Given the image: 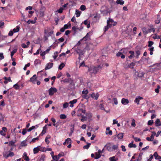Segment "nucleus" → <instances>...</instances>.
Wrapping results in <instances>:
<instances>
[{
	"label": "nucleus",
	"mask_w": 161,
	"mask_h": 161,
	"mask_svg": "<svg viewBox=\"0 0 161 161\" xmlns=\"http://www.w3.org/2000/svg\"><path fill=\"white\" fill-rule=\"evenodd\" d=\"M102 67V65H99L97 67H95L93 66L89 67L88 71L90 74L91 75L96 74Z\"/></svg>",
	"instance_id": "f257e3e1"
},
{
	"label": "nucleus",
	"mask_w": 161,
	"mask_h": 161,
	"mask_svg": "<svg viewBox=\"0 0 161 161\" xmlns=\"http://www.w3.org/2000/svg\"><path fill=\"white\" fill-rule=\"evenodd\" d=\"M126 49H122L120 50L116 54L117 57H121V58L124 59L125 58V56L123 54H126Z\"/></svg>",
	"instance_id": "f03ea898"
},
{
	"label": "nucleus",
	"mask_w": 161,
	"mask_h": 161,
	"mask_svg": "<svg viewBox=\"0 0 161 161\" xmlns=\"http://www.w3.org/2000/svg\"><path fill=\"white\" fill-rule=\"evenodd\" d=\"M88 91L86 89L85 90H84L82 91V97L84 99H88L90 97V96H89L88 95Z\"/></svg>",
	"instance_id": "7ed1b4c3"
},
{
	"label": "nucleus",
	"mask_w": 161,
	"mask_h": 161,
	"mask_svg": "<svg viewBox=\"0 0 161 161\" xmlns=\"http://www.w3.org/2000/svg\"><path fill=\"white\" fill-rule=\"evenodd\" d=\"M75 51L79 55V58L80 59V57L85 52L84 50H81L79 47H77L75 49Z\"/></svg>",
	"instance_id": "20e7f679"
},
{
	"label": "nucleus",
	"mask_w": 161,
	"mask_h": 161,
	"mask_svg": "<svg viewBox=\"0 0 161 161\" xmlns=\"http://www.w3.org/2000/svg\"><path fill=\"white\" fill-rule=\"evenodd\" d=\"M107 23L108 27H111L112 25L114 26L116 24V23L114 22L112 19H111L107 20Z\"/></svg>",
	"instance_id": "39448f33"
},
{
	"label": "nucleus",
	"mask_w": 161,
	"mask_h": 161,
	"mask_svg": "<svg viewBox=\"0 0 161 161\" xmlns=\"http://www.w3.org/2000/svg\"><path fill=\"white\" fill-rule=\"evenodd\" d=\"M42 147H41L40 146H38L37 147L34 148L33 149V153L34 154H36L38 153V152L39 151H44L45 150H42Z\"/></svg>",
	"instance_id": "423d86ee"
},
{
	"label": "nucleus",
	"mask_w": 161,
	"mask_h": 161,
	"mask_svg": "<svg viewBox=\"0 0 161 161\" xmlns=\"http://www.w3.org/2000/svg\"><path fill=\"white\" fill-rule=\"evenodd\" d=\"M57 91V90L56 88L52 87L49 90V95L52 96Z\"/></svg>",
	"instance_id": "0eeeda50"
},
{
	"label": "nucleus",
	"mask_w": 161,
	"mask_h": 161,
	"mask_svg": "<svg viewBox=\"0 0 161 161\" xmlns=\"http://www.w3.org/2000/svg\"><path fill=\"white\" fill-rule=\"evenodd\" d=\"M91 97L95 100H97L99 97V94L98 93L93 92L90 94Z\"/></svg>",
	"instance_id": "6e6552de"
},
{
	"label": "nucleus",
	"mask_w": 161,
	"mask_h": 161,
	"mask_svg": "<svg viewBox=\"0 0 161 161\" xmlns=\"http://www.w3.org/2000/svg\"><path fill=\"white\" fill-rule=\"evenodd\" d=\"M135 63L132 62L130 64H126L124 66V68L125 69H127L128 68H130L131 69H133L134 66L135 65Z\"/></svg>",
	"instance_id": "1a4fd4ad"
},
{
	"label": "nucleus",
	"mask_w": 161,
	"mask_h": 161,
	"mask_svg": "<svg viewBox=\"0 0 161 161\" xmlns=\"http://www.w3.org/2000/svg\"><path fill=\"white\" fill-rule=\"evenodd\" d=\"M51 46H50L45 51H41L40 53V55L41 56H44L47 53H48L50 50L51 49Z\"/></svg>",
	"instance_id": "9d476101"
},
{
	"label": "nucleus",
	"mask_w": 161,
	"mask_h": 161,
	"mask_svg": "<svg viewBox=\"0 0 161 161\" xmlns=\"http://www.w3.org/2000/svg\"><path fill=\"white\" fill-rule=\"evenodd\" d=\"M36 75H34L30 79V81L32 82L33 84H35L36 81Z\"/></svg>",
	"instance_id": "9b49d317"
},
{
	"label": "nucleus",
	"mask_w": 161,
	"mask_h": 161,
	"mask_svg": "<svg viewBox=\"0 0 161 161\" xmlns=\"http://www.w3.org/2000/svg\"><path fill=\"white\" fill-rule=\"evenodd\" d=\"M53 64L51 63H49L46 65V67L45 68V70L49 69L52 67Z\"/></svg>",
	"instance_id": "f8f14e48"
},
{
	"label": "nucleus",
	"mask_w": 161,
	"mask_h": 161,
	"mask_svg": "<svg viewBox=\"0 0 161 161\" xmlns=\"http://www.w3.org/2000/svg\"><path fill=\"white\" fill-rule=\"evenodd\" d=\"M99 15L97 14L94 15L93 19L94 22H96L98 21L99 19Z\"/></svg>",
	"instance_id": "ddd939ff"
},
{
	"label": "nucleus",
	"mask_w": 161,
	"mask_h": 161,
	"mask_svg": "<svg viewBox=\"0 0 161 161\" xmlns=\"http://www.w3.org/2000/svg\"><path fill=\"white\" fill-rule=\"evenodd\" d=\"M129 101L128 99L124 98H122L121 101V103L124 105H126L128 103Z\"/></svg>",
	"instance_id": "4468645a"
},
{
	"label": "nucleus",
	"mask_w": 161,
	"mask_h": 161,
	"mask_svg": "<svg viewBox=\"0 0 161 161\" xmlns=\"http://www.w3.org/2000/svg\"><path fill=\"white\" fill-rule=\"evenodd\" d=\"M46 156L44 155H42L39 157L37 161H44Z\"/></svg>",
	"instance_id": "2eb2a0df"
},
{
	"label": "nucleus",
	"mask_w": 161,
	"mask_h": 161,
	"mask_svg": "<svg viewBox=\"0 0 161 161\" xmlns=\"http://www.w3.org/2000/svg\"><path fill=\"white\" fill-rule=\"evenodd\" d=\"M86 110L81 108H79L77 112L79 114H78V116L80 115L82 113L85 114Z\"/></svg>",
	"instance_id": "dca6fc26"
},
{
	"label": "nucleus",
	"mask_w": 161,
	"mask_h": 161,
	"mask_svg": "<svg viewBox=\"0 0 161 161\" xmlns=\"http://www.w3.org/2000/svg\"><path fill=\"white\" fill-rule=\"evenodd\" d=\"M90 39V36L89 35V33H87L86 35L82 39V40L86 41H89Z\"/></svg>",
	"instance_id": "f3484780"
},
{
	"label": "nucleus",
	"mask_w": 161,
	"mask_h": 161,
	"mask_svg": "<svg viewBox=\"0 0 161 161\" xmlns=\"http://www.w3.org/2000/svg\"><path fill=\"white\" fill-rule=\"evenodd\" d=\"M23 157L25 160L29 161L30 160L29 157L27 156V153L26 152H24L23 155Z\"/></svg>",
	"instance_id": "a211bd4d"
},
{
	"label": "nucleus",
	"mask_w": 161,
	"mask_h": 161,
	"mask_svg": "<svg viewBox=\"0 0 161 161\" xmlns=\"http://www.w3.org/2000/svg\"><path fill=\"white\" fill-rule=\"evenodd\" d=\"M155 125L156 126H161V121H160L159 119H157L155 122Z\"/></svg>",
	"instance_id": "6ab92c4d"
},
{
	"label": "nucleus",
	"mask_w": 161,
	"mask_h": 161,
	"mask_svg": "<svg viewBox=\"0 0 161 161\" xmlns=\"http://www.w3.org/2000/svg\"><path fill=\"white\" fill-rule=\"evenodd\" d=\"M110 144V143L106 145L104 147L106 148L108 151L111 152L113 151V149H112V147H111L109 145Z\"/></svg>",
	"instance_id": "aec40b11"
},
{
	"label": "nucleus",
	"mask_w": 161,
	"mask_h": 161,
	"mask_svg": "<svg viewBox=\"0 0 161 161\" xmlns=\"http://www.w3.org/2000/svg\"><path fill=\"white\" fill-rule=\"evenodd\" d=\"M77 102V100L74 99L73 100L70 101L69 103V104H70V107H73L74 106L73 104H74L75 103Z\"/></svg>",
	"instance_id": "412c9836"
},
{
	"label": "nucleus",
	"mask_w": 161,
	"mask_h": 161,
	"mask_svg": "<svg viewBox=\"0 0 161 161\" xmlns=\"http://www.w3.org/2000/svg\"><path fill=\"white\" fill-rule=\"evenodd\" d=\"M4 79L5 80L4 81V83L5 84H7L9 82H11L12 80L10 78V77H9L7 78L6 77H4Z\"/></svg>",
	"instance_id": "4be33fe9"
},
{
	"label": "nucleus",
	"mask_w": 161,
	"mask_h": 161,
	"mask_svg": "<svg viewBox=\"0 0 161 161\" xmlns=\"http://www.w3.org/2000/svg\"><path fill=\"white\" fill-rule=\"evenodd\" d=\"M129 53L130 54V55L128 56L129 58L132 59L134 57V53L133 51H130L129 52Z\"/></svg>",
	"instance_id": "5701e85b"
},
{
	"label": "nucleus",
	"mask_w": 161,
	"mask_h": 161,
	"mask_svg": "<svg viewBox=\"0 0 161 161\" xmlns=\"http://www.w3.org/2000/svg\"><path fill=\"white\" fill-rule=\"evenodd\" d=\"M153 156L155 157V159H161V157L158 155L157 152H154Z\"/></svg>",
	"instance_id": "b1692460"
},
{
	"label": "nucleus",
	"mask_w": 161,
	"mask_h": 161,
	"mask_svg": "<svg viewBox=\"0 0 161 161\" xmlns=\"http://www.w3.org/2000/svg\"><path fill=\"white\" fill-rule=\"evenodd\" d=\"M27 145L26 141L24 140L22 142L20 143V146L22 147H25Z\"/></svg>",
	"instance_id": "393cba45"
},
{
	"label": "nucleus",
	"mask_w": 161,
	"mask_h": 161,
	"mask_svg": "<svg viewBox=\"0 0 161 161\" xmlns=\"http://www.w3.org/2000/svg\"><path fill=\"white\" fill-rule=\"evenodd\" d=\"M116 2L117 4L121 5H123L124 3V1L122 0H117L116 1Z\"/></svg>",
	"instance_id": "a878e982"
},
{
	"label": "nucleus",
	"mask_w": 161,
	"mask_h": 161,
	"mask_svg": "<svg viewBox=\"0 0 161 161\" xmlns=\"http://www.w3.org/2000/svg\"><path fill=\"white\" fill-rule=\"evenodd\" d=\"M128 146L129 147H134L136 148V146L135 144L133 143V142H131L128 144Z\"/></svg>",
	"instance_id": "bb28decb"
},
{
	"label": "nucleus",
	"mask_w": 161,
	"mask_h": 161,
	"mask_svg": "<svg viewBox=\"0 0 161 161\" xmlns=\"http://www.w3.org/2000/svg\"><path fill=\"white\" fill-rule=\"evenodd\" d=\"M95 156L94 158L95 159H97L99 158L101 156V155L97 152H95Z\"/></svg>",
	"instance_id": "cd10ccee"
},
{
	"label": "nucleus",
	"mask_w": 161,
	"mask_h": 161,
	"mask_svg": "<svg viewBox=\"0 0 161 161\" xmlns=\"http://www.w3.org/2000/svg\"><path fill=\"white\" fill-rule=\"evenodd\" d=\"M109 160L110 161H117L118 159L116 158L115 156H113L110 157L109 158Z\"/></svg>",
	"instance_id": "c85d7f7f"
},
{
	"label": "nucleus",
	"mask_w": 161,
	"mask_h": 161,
	"mask_svg": "<svg viewBox=\"0 0 161 161\" xmlns=\"http://www.w3.org/2000/svg\"><path fill=\"white\" fill-rule=\"evenodd\" d=\"M19 26H17L16 28H14L13 29V31L14 33H16L18 32L19 30Z\"/></svg>",
	"instance_id": "c756f323"
},
{
	"label": "nucleus",
	"mask_w": 161,
	"mask_h": 161,
	"mask_svg": "<svg viewBox=\"0 0 161 161\" xmlns=\"http://www.w3.org/2000/svg\"><path fill=\"white\" fill-rule=\"evenodd\" d=\"M41 63V61L39 59H36L34 61V65L36 66L38 64H40Z\"/></svg>",
	"instance_id": "7c9ffc66"
},
{
	"label": "nucleus",
	"mask_w": 161,
	"mask_h": 161,
	"mask_svg": "<svg viewBox=\"0 0 161 161\" xmlns=\"http://www.w3.org/2000/svg\"><path fill=\"white\" fill-rule=\"evenodd\" d=\"M123 133H121L118 135L117 137L119 139H121L123 138Z\"/></svg>",
	"instance_id": "2f4dec72"
},
{
	"label": "nucleus",
	"mask_w": 161,
	"mask_h": 161,
	"mask_svg": "<svg viewBox=\"0 0 161 161\" xmlns=\"http://www.w3.org/2000/svg\"><path fill=\"white\" fill-rule=\"evenodd\" d=\"M81 12L78 10H76L75 14L76 15L77 17H78L80 16V15Z\"/></svg>",
	"instance_id": "473e14b6"
},
{
	"label": "nucleus",
	"mask_w": 161,
	"mask_h": 161,
	"mask_svg": "<svg viewBox=\"0 0 161 161\" xmlns=\"http://www.w3.org/2000/svg\"><path fill=\"white\" fill-rule=\"evenodd\" d=\"M71 26V24L70 23H69L68 24H65L64 26V27L65 29L69 28V27H70Z\"/></svg>",
	"instance_id": "72a5a7b5"
},
{
	"label": "nucleus",
	"mask_w": 161,
	"mask_h": 161,
	"mask_svg": "<svg viewBox=\"0 0 161 161\" xmlns=\"http://www.w3.org/2000/svg\"><path fill=\"white\" fill-rule=\"evenodd\" d=\"M72 30L74 31L75 33L77 31V30H80L79 28L77 26L73 27H72Z\"/></svg>",
	"instance_id": "f704fd0d"
},
{
	"label": "nucleus",
	"mask_w": 161,
	"mask_h": 161,
	"mask_svg": "<svg viewBox=\"0 0 161 161\" xmlns=\"http://www.w3.org/2000/svg\"><path fill=\"white\" fill-rule=\"evenodd\" d=\"M17 51V49H14L11 52V58H12L13 57V56L14 55V54L16 53Z\"/></svg>",
	"instance_id": "c9c22d12"
},
{
	"label": "nucleus",
	"mask_w": 161,
	"mask_h": 161,
	"mask_svg": "<svg viewBox=\"0 0 161 161\" xmlns=\"http://www.w3.org/2000/svg\"><path fill=\"white\" fill-rule=\"evenodd\" d=\"M60 118L62 119H64L66 118L67 116L64 114H61L59 115Z\"/></svg>",
	"instance_id": "e433bc0d"
},
{
	"label": "nucleus",
	"mask_w": 161,
	"mask_h": 161,
	"mask_svg": "<svg viewBox=\"0 0 161 161\" xmlns=\"http://www.w3.org/2000/svg\"><path fill=\"white\" fill-rule=\"evenodd\" d=\"M65 66V64L64 63L61 64L58 67V69L60 70H61Z\"/></svg>",
	"instance_id": "4c0bfd02"
},
{
	"label": "nucleus",
	"mask_w": 161,
	"mask_h": 161,
	"mask_svg": "<svg viewBox=\"0 0 161 161\" xmlns=\"http://www.w3.org/2000/svg\"><path fill=\"white\" fill-rule=\"evenodd\" d=\"M143 155V153H140L138 157V158L137 159V161H140L142 159V156Z\"/></svg>",
	"instance_id": "58836bf2"
},
{
	"label": "nucleus",
	"mask_w": 161,
	"mask_h": 161,
	"mask_svg": "<svg viewBox=\"0 0 161 161\" xmlns=\"http://www.w3.org/2000/svg\"><path fill=\"white\" fill-rule=\"evenodd\" d=\"M132 137L134 138V140L136 142H139L141 140L140 138H138L137 137H135L134 136H132Z\"/></svg>",
	"instance_id": "ea45409f"
},
{
	"label": "nucleus",
	"mask_w": 161,
	"mask_h": 161,
	"mask_svg": "<svg viewBox=\"0 0 161 161\" xmlns=\"http://www.w3.org/2000/svg\"><path fill=\"white\" fill-rule=\"evenodd\" d=\"M3 155L4 157L6 158H7L8 157H9L8 154H7L6 152H3Z\"/></svg>",
	"instance_id": "a19ab883"
},
{
	"label": "nucleus",
	"mask_w": 161,
	"mask_h": 161,
	"mask_svg": "<svg viewBox=\"0 0 161 161\" xmlns=\"http://www.w3.org/2000/svg\"><path fill=\"white\" fill-rule=\"evenodd\" d=\"M92 45V44H90L87 45L86 46V47L85 49V50L86 49L88 50H90L91 48V46Z\"/></svg>",
	"instance_id": "79ce46f5"
},
{
	"label": "nucleus",
	"mask_w": 161,
	"mask_h": 161,
	"mask_svg": "<svg viewBox=\"0 0 161 161\" xmlns=\"http://www.w3.org/2000/svg\"><path fill=\"white\" fill-rule=\"evenodd\" d=\"M90 145L91 144L90 143H88L86 145L83 147V148L84 149H87L90 147Z\"/></svg>",
	"instance_id": "37998d69"
},
{
	"label": "nucleus",
	"mask_w": 161,
	"mask_h": 161,
	"mask_svg": "<svg viewBox=\"0 0 161 161\" xmlns=\"http://www.w3.org/2000/svg\"><path fill=\"white\" fill-rule=\"evenodd\" d=\"M36 22V21L35 20H31L30 19H29L27 22V23L29 24L31 23L32 24H34Z\"/></svg>",
	"instance_id": "c03bdc74"
},
{
	"label": "nucleus",
	"mask_w": 161,
	"mask_h": 161,
	"mask_svg": "<svg viewBox=\"0 0 161 161\" xmlns=\"http://www.w3.org/2000/svg\"><path fill=\"white\" fill-rule=\"evenodd\" d=\"M69 103H68L67 102H66V103H64V104L63 105V108H67L69 106Z\"/></svg>",
	"instance_id": "a18cd8bd"
},
{
	"label": "nucleus",
	"mask_w": 161,
	"mask_h": 161,
	"mask_svg": "<svg viewBox=\"0 0 161 161\" xmlns=\"http://www.w3.org/2000/svg\"><path fill=\"white\" fill-rule=\"evenodd\" d=\"M153 38L154 39H159L160 38V36L155 34L153 36Z\"/></svg>",
	"instance_id": "49530a36"
},
{
	"label": "nucleus",
	"mask_w": 161,
	"mask_h": 161,
	"mask_svg": "<svg viewBox=\"0 0 161 161\" xmlns=\"http://www.w3.org/2000/svg\"><path fill=\"white\" fill-rule=\"evenodd\" d=\"M118 148V145L117 144L113 145L112 147V149H113V150H117Z\"/></svg>",
	"instance_id": "de8ad7c7"
},
{
	"label": "nucleus",
	"mask_w": 161,
	"mask_h": 161,
	"mask_svg": "<svg viewBox=\"0 0 161 161\" xmlns=\"http://www.w3.org/2000/svg\"><path fill=\"white\" fill-rule=\"evenodd\" d=\"M58 52H55L54 53V55L53 56V57L54 59H55L58 56Z\"/></svg>",
	"instance_id": "09e8293b"
},
{
	"label": "nucleus",
	"mask_w": 161,
	"mask_h": 161,
	"mask_svg": "<svg viewBox=\"0 0 161 161\" xmlns=\"http://www.w3.org/2000/svg\"><path fill=\"white\" fill-rule=\"evenodd\" d=\"M80 9L82 11H84L86 9L85 6L84 5H81L80 7Z\"/></svg>",
	"instance_id": "8fccbe9b"
},
{
	"label": "nucleus",
	"mask_w": 161,
	"mask_h": 161,
	"mask_svg": "<svg viewBox=\"0 0 161 161\" xmlns=\"http://www.w3.org/2000/svg\"><path fill=\"white\" fill-rule=\"evenodd\" d=\"M13 87H14L15 89L18 90L19 89V86L17 84H16L14 85Z\"/></svg>",
	"instance_id": "3c124183"
},
{
	"label": "nucleus",
	"mask_w": 161,
	"mask_h": 161,
	"mask_svg": "<svg viewBox=\"0 0 161 161\" xmlns=\"http://www.w3.org/2000/svg\"><path fill=\"white\" fill-rule=\"evenodd\" d=\"M135 120L134 119H133L132 120V122L131 123V125L133 127H135L136 125L135 124Z\"/></svg>",
	"instance_id": "603ef678"
},
{
	"label": "nucleus",
	"mask_w": 161,
	"mask_h": 161,
	"mask_svg": "<svg viewBox=\"0 0 161 161\" xmlns=\"http://www.w3.org/2000/svg\"><path fill=\"white\" fill-rule=\"evenodd\" d=\"M160 86L159 85H158L157 88L155 89V92L157 93H158L159 92V89H160Z\"/></svg>",
	"instance_id": "864d4df0"
},
{
	"label": "nucleus",
	"mask_w": 161,
	"mask_h": 161,
	"mask_svg": "<svg viewBox=\"0 0 161 161\" xmlns=\"http://www.w3.org/2000/svg\"><path fill=\"white\" fill-rule=\"evenodd\" d=\"M52 158L54 160L57 161L59 159V157H58V156L56 155L53 156Z\"/></svg>",
	"instance_id": "5fc2aeb1"
},
{
	"label": "nucleus",
	"mask_w": 161,
	"mask_h": 161,
	"mask_svg": "<svg viewBox=\"0 0 161 161\" xmlns=\"http://www.w3.org/2000/svg\"><path fill=\"white\" fill-rule=\"evenodd\" d=\"M153 122V120H150L148 121L147 124L148 125H152Z\"/></svg>",
	"instance_id": "6e6d98bb"
},
{
	"label": "nucleus",
	"mask_w": 161,
	"mask_h": 161,
	"mask_svg": "<svg viewBox=\"0 0 161 161\" xmlns=\"http://www.w3.org/2000/svg\"><path fill=\"white\" fill-rule=\"evenodd\" d=\"M139 101L140 100H139V98H138L137 97H136V99L134 101L135 102L137 103V104H139Z\"/></svg>",
	"instance_id": "4d7b16f0"
},
{
	"label": "nucleus",
	"mask_w": 161,
	"mask_h": 161,
	"mask_svg": "<svg viewBox=\"0 0 161 161\" xmlns=\"http://www.w3.org/2000/svg\"><path fill=\"white\" fill-rule=\"evenodd\" d=\"M71 139L70 138H68L65 141V142L63 143V144L64 145H65L66 143V142L67 141H71Z\"/></svg>",
	"instance_id": "13d9d810"
},
{
	"label": "nucleus",
	"mask_w": 161,
	"mask_h": 161,
	"mask_svg": "<svg viewBox=\"0 0 161 161\" xmlns=\"http://www.w3.org/2000/svg\"><path fill=\"white\" fill-rule=\"evenodd\" d=\"M153 42L152 41H149L148 42V47H152V46L153 45Z\"/></svg>",
	"instance_id": "bf43d9fd"
},
{
	"label": "nucleus",
	"mask_w": 161,
	"mask_h": 161,
	"mask_svg": "<svg viewBox=\"0 0 161 161\" xmlns=\"http://www.w3.org/2000/svg\"><path fill=\"white\" fill-rule=\"evenodd\" d=\"M121 147L122 148V150L123 152H125L126 150V149L125 148V147L124 145H122L121 146Z\"/></svg>",
	"instance_id": "052dcab7"
},
{
	"label": "nucleus",
	"mask_w": 161,
	"mask_h": 161,
	"mask_svg": "<svg viewBox=\"0 0 161 161\" xmlns=\"http://www.w3.org/2000/svg\"><path fill=\"white\" fill-rule=\"evenodd\" d=\"M113 101L115 105H117L118 103L117 99L116 98H113Z\"/></svg>",
	"instance_id": "680f3d73"
},
{
	"label": "nucleus",
	"mask_w": 161,
	"mask_h": 161,
	"mask_svg": "<svg viewBox=\"0 0 161 161\" xmlns=\"http://www.w3.org/2000/svg\"><path fill=\"white\" fill-rule=\"evenodd\" d=\"M4 58V57L3 53H0V60H1L3 59Z\"/></svg>",
	"instance_id": "e2e57ef3"
},
{
	"label": "nucleus",
	"mask_w": 161,
	"mask_h": 161,
	"mask_svg": "<svg viewBox=\"0 0 161 161\" xmlns=\"http://www.w3.org/2000/svg\"><path fill=\"white\" fill-rule=\"evenodd\" d=\"M140 54V52L139 50L137 51L136 52V58H138Z\"/></svg>",
	"instance_id": "0e129e2a"
},
{
	"label": "nucleus",
	"mask_w": 161,
	"mask_h": 161,
	"mask_svg": "<svg viewBox=\"0 0 161 161\" xmlns=\"http://www.w3.org/2000/svg\"><path fill=\"white\" fill-rule=\"evenodd\" d=\"M15 143V142L14 141H11L9 142V145L10 146H13L14 145Z\"/></svg>",
	"instance_id": "69168bd1"
},
{
	"label": "nucleus",
	"mask_w": 161,
	"mask_h": 161,
	"mask_svg": "<svg viewBox=\"0 0 161 161\" xmlns=\"http://www.w3.org/2000/svg\"><path fill=\"white\" fill-rule=\"evenodd\" d=\"M0 133L3 136H4L6 135V133L5 131L2 130L0 131Z\"/></svg>",
	"instance_id": "338daca9"
},
{
	"label": "nucleus",
	"mask_w": 161,
	"mask_h": 161,
	"mask_svg": "<svg viewBox=\"0 0 161 161\" xmlns=\"http://www.w3.org/2000/svg\"><path fill=\"white\" fill-rule=\"evenodd\" d=\"M62 81L64 83H68L69 82V79H65L64 80H63Z\"/></svg>",
	"instance_id": "774afa93"
}]
</instances>
